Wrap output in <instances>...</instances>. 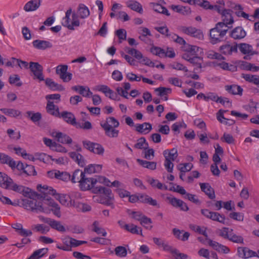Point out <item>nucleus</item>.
Wrapping results in <instances>:
<instances>
[{"label": "nucleus", "mask_w": 259, "mask_h": 259, "mask_svg": "<svg viewBox=\"0 0 259 259\" xmlns=\"http://www.w3.org/2000/svg\"><path fill=\"white\" fill-rule=\"evenodd\" d=\"M41 3V0H30L25 4L23 9L25 12H32L37 10Z\"/></svg>", "instance_id": "obj_16"}, {"label": "nucleus", "mask_w": 259, "mask_h": 259, "mask_svg": "<svg viewBox=\"0 0 259 259\" xmlns=\"http://www.w3.org/2000/svg\"><path fill=\"white\" fill-rule=\"evenodd\" d=\"M33 46L38 50H46L48 48H51L53 47L52 44L49 41L36 39L32 42Z\"/></svg>", "instance_id": "obj_22"}, {"label": "nucleus", "mask_w": 259, "mask_h": 259, "mask_svg": "<svg viewBox=\"0 0 259 259\" xmlns=\"http://www.w3.org/2000/svg\"><path fill=\"white\" fill-rule=\"evenodd\" d=\"M27 176H35L36 175V171L34 168V166L31 165H25L24 172Z\"/></svg>", "instance_id": "obj_63"}, {"label": "nucleus", "mask_w": 259, "mask_h": 259, "mask_svg": "<svg viewBox=\"0 0 259 259\" xmlns=\"http://www.w3.org/2000/svg\"><path fill=\"white\" fill-rule=\"evenodd\" d=\"M150 6L151 7H152L153 10L156 12L165 14L166 16L170 15V14L169 13L166 8L164 7H162L160 4L154 3H150Z\"/></svg>", "instance_id": "obj_44"}, {"label": "nucleus", "mask_w": 259, "mask_h": 259, "mask_svg": "<svg viewBox=\"0 0 259 259\" xmlns=\"http://www.w3.org/2000/svg\"><path fill=\"white\" fill-rule=\"evenodd\" d=\"M200 188L202 191L205 193L208 197L213 199L215 198V194L213 189L208 183H200Z\"/></svg>", "instance_id": "obj_25"}, {"label": "nucleus", "mask_w": 259, "mask_h": 259, "mask_svg": "<svg viewBox=\"0 0 259 259\" xmlns=\"http://www.w3.org/2000/svg\"><path fill=\"white\" fill-rule=\"evenodd\" d=\"M37 189L40 192V194L39 195V198H42L44 200H50L48 195H52L55 196L56 194V191L53 189L51 187H48L47 185L42 186L41 185L37 186Z\"/></svg>", "instance_id": "obj_8"}, {"label": "nucleus", "mask_w": 259, "mask_h": 259, "mask_svg": "<svg viewBox=\"0 0 259 259\" xmlns=\"http://www.w3.org/2000/svg\"><path fill=\"white\" fill-rule=\"evenodd\" d=\"M230 7L236 11L235 14L238 17H242L246 19H248V14L245 13L242 11L243 8L241 5L232 4Z\"/></svg>", "instance_id": "obj_38"}, {"label": "nucleus", "mask_w": 259, "mask_h": 259, "mask_svg": "<svg viewBox=\"0 0 259 259\" xmlns=\"http://www.w3.org/2000/svg\"><path fill=\"white\" fill-rule=\"evenodd\" d=\"M61 24L68 29L74 30V27L79 26L80 22L77 14L74 12L72 14V9L69 8L66 12L65 16L63 18Z\"/></svg>", "instance_id": "obj_4"}, {"label": "nucleus", "mask_w": 259, "mask_h": 259, "mask_svg": "<svg viewBox=\"0 0 259 259\" xmlns=\"http://www.w3.org/2000/svg\"><path fill=\"white\" fill-rule=\"evenodd\" d=\"M29 68L33 75L34 79H37L39 81L45 80L43 75V67L38 62H30Z\"/></svg>", "instance_id": "obj_7"}, {"label": "nucleus", "mask_w": 259, "mask_h": 259, "mask_svg": "<svg viewBox=\"0 0 259 259\" xmlns=\"http://www.w3.org/2000/svg\"><path fill=\"white\" fill-rule=\"evenodd\" d=\"M229 240L236 243H243V238L242 236L230 232Z\"/></svg>", "instance_id": "obj_56"}, {"label": "nucleus", "mask_w": 259, "mask_h": 259, "mask_svg": "<svg viewBox=\"0 0 259 259\" xmlns=\"http://www.w3.org/2000/svg\"><path fill=\"white\" fill-rule=\"evenodd\" d=\"M8 187V188H7L6 189L11 190L19 193H21L22 191L24 190V186L14 183L12 179L11 182L10 183L9 186Z\"/></svg>", "instance_id": "obj_52"}, {"label": "nucleus", "mask_w": 259, "mask_h": 259, "mask_svg": "<svg viewBox=\"0 0 259 259\" xmlns=\"http://www.w3.org/2000/svg\"><path fill=\"white\" fill-rule=\"evenodd\" d=\"M136 130L141 134H148L152 130V125L148 122L142 124H137L136 126Z\"/></svg>", "instance_id": "obj_28"}, {"label": "nucleus", "mask_w": 259, "mask_h": 259, "mask_svg": "<svg viewBox=\"0 0 259 259\" xmlns=\"http://www.w3.org/2000/svg\"><path fill=\"white\" fill-rule=\"evenodd\" d=\"M151 52L156 56L160 57H164V50L157 47H153L151 48Z\"/></svg>", "instance_id": "obj_64"}, {"label": "nucleus", "mask_w": 259, "mask_h": 259, "mask_svg": "<svg viewBox=\"0 0 259 259\" xmlns=\"http://www.w3.org/2000/svg\"><path fill=\"white\" fill-rule=\"evenodd\" d=\"M124 228L131 233L142 235V230L141 228L138 227L136 225L133 224L130 225L126 224L124 225Z\"/></svg>", "instance_id": "obj_45"}, {"label": "nucleus", "mask_w": 259, "mask_h": 259, "mask_svg": "<svg viewBox=\"0 0 259 259\" xmlns=\"http://www.w3.org/2000/svg\"><path fill=\"white\" fill-rule=\"evenodd\" d=\"M48 248H43L34 251L27 259H40L47 253Z\"/></svg>", "instance_id": "obj_43"}, {"label": "nucleus", "mask_w": 259, "mask_h": 259, "mask_svg": "<svg viewBox=\"0 0 259 259\" xmlns=\"http://www.w3.org/2000/svg\"><path fill=\"white\" fill-rule=\"evenodd\" d=\"M231 12L232 11L229 9H224L221 13L222 22L219 23H224L227 26H229V25H232L234 23V20Z\"/></svg>", "instance_id": "obj_15"}, {"label": "nucleus", "mask_w": 259, "mask_h": 259, "mask_svg": "<svg viewBox=\"0 0 259 259\" xmlns=\"http://www.w3.org/2000/svg\"><path fill=\"white\" fill-rule=\"evenodd\" d=\"M33 229L37 232H40L42 234H46L50 230L48 226H45L43 224H38L33 226Z\"/></svg>", "instance_id": "obj_60"}, {"label": "nucleus", "mask_w": 259, "mask_h": 259, "mask_svg": "<svg viewBox=\"0 0 259 259\" xmlns=\"http://www.w3.org/2000/svg\"><path fill=\"white\" fill-rule=\"evenodd\" d=\"M207 56L211 59L224 60V57L222 54L214 52L213 51H209L207 53Z\"/></svg>", "instance_id": "obj_62"}, {"label": "nucleus", "mask_w": 259, "mask_h": 259, "mask_svg": "<svg viewBox=\"0 0 259 259\" xmlns=\"http://www.w3.org/2000/svg\"><path fill=\"white\" fill-rule=\"evenodd\" d=\"M189 62L196 66L195 70L200 69L202 68L203 59L200 57L193 56Z\"/></svg>", "instance_id": "obj_48"}, {"label": "nucleus", "mask_w": 259, "mask_h": 259, "mask_svg": "<svg viewBox=\"0 0 259 259\" xmlns=\"http://www.w3.org/2000/svg\"><path fill=\"white\" fill-rule=\"evenodd\" d=\"M226 111L220 109L217 114V119L222 123L226 125H231L235 123V121L232 119H227L224 116V113Z\"/></svg>", "instance_id": "obj_27"}, {"label": "nucleus", "mask_w": 259, "mask_h": 259, "mask_svg": "<svg viewBox=\"0 0 259 259\" xmlns=\"http://www.w3.org/2000/svg\"><path fill=\"white\" fill-rule=\"evenodd\" d=\"M55 198L62 205L68 207L72 206V203L73 200L71 199L70 196L68 195L56 193Z\"/></svg>", "instance_id": "obj_19"}, {"label": "nucleus", "mask_w": 259, "mask_h": 259, "mask_svg": "<svg viewBox=\"0 0 259 259\" xmlns=\"http://www.w3.org/2000/svg\"><path fill=\"white\" fill-rule=\"evenodd\" d=\"M229 28V26H225L224 23H218L215 27L210 30L211 43L216 44L222 41Z\"/></svg>", "instance_id": "obj_2"}, {"label": "nucleus", "mask_w": 259, "mask_h": 259, "mask_svg": "<svg viewBox=\"0 0 259 259\" xmlns=\"http://www.w3.org/2000/svg\"><path fill=\"white\" fill-rule=\"evenodd\" d=\"M0 110L5 114L12 117H17L21 114V112L18 110L12 108H1Z\"/></svg>", "instance_id": "obj_40"}, {"label": "nucleus", "mask_w": 259, "mask_h": 259, "mask_svg": "<svg viewBox=\"0 0 259 259\" xmlns=\"http://www.w3.org/2000/svg\"><path fill=\"white\" fill-rule=\"evenodd\" d=\"M82 145L84 148L95 154L103 155L104 154V148L99 143L84 140L82 141Z\"/></svg>", "instance_id": "obj_6"}, {"label": "nucleus", "mask_w": 259, "mask_h": 259, "mask_svg": "<svg viewBox=\"0 0 259 259\" xmlns=\"http://www.w3.org/2000/svg\"><path fill=\"white\" fill-rule=\"evenodd\" d=\"M46 84L53 91H64V88L63 85L59 84L53 80L51 78H47L45 80Z\"/></svg>", "instance_id": "obj_29"}, {"label": "nucleus", "mask_w": 259, "mask_h": 259, "mask_svg": "<svg viewBox=\"0 0 259 259\" xmlns=\"http://www.w3.org/2000/svg\"><path fill=\"white\" fill-rule=\"evenodd\" d=\"M98 182L97 179L95 178H84L79 184L80 189L83 191L88 190H92L94 194H101L105 193L109 194L110 193V189L102 186H96V184Z\"/></svg>", "instance_id": "obj_1"}, {"label": "nucleus", "mask_w": 259, "mask_h": 259, "mask_svg": "<svg viewBox=\"0 0 259 259\" xmlns=\"http://www.w3.org/2000/svg\"><path fill=\"white\" fill-rule=\"evenodd\" d=\"M139 201L143 203L148 204L153 206H157L159 207L156 200L153 199L149 195L144 194H138Z\"/></svg>", "instance_id": "obj_17"}, {"label": "nucleus", "mask_w": 259, "mask_h": 259, "mask_svg": "<svg viewBox=\"0 0 259 259\" xmlns=\"http://www.w3.org/2000/svg\"><path fill=\"white\" fill-rule=\"evenodd\" d=\"M77 13L81 19H85L89 16L90 12L88 8L84 4L79 5L77 9Z\"/></svg>", "instance_id": "obj_31"}, {"label": "nucleus", "mask_w": 259, "mask_h": 259, "mask_svg": "<svg viewBox=\"0 0 259 259\" xmlns=\"http://www.w3.org/2000/svg\"><path fill=\"white\" fill-rule=\"evenodd\" d=\"M137 161L138 163L145 168L151 170H154L156 168L157 163L154 161H148L146 160L137 159Z\"/></svg>", "instance_id": "obj_41"}, {"label": "nucleus", "mask_w": 259, "mask_h": 259, "mask_svg": "<svg viewBox=\"0 0 259 259\" xmlns=\"http://www.w3.org/2000/svg\"><path fill=\"white\" fill-rule=\"evenodd\" d=\"M0 163L7 164L10 167H14V160L7 154L3 153H0Z\"/></svg>", "instance_id": "obj_36"}, {"label": "nucleus", "mask_w": 259, "mask_h": 259, "mask_svg": "<svg viewBox=\"0 0 259 259\" xmlns=\"http://www.w3.org/2000/svg\"><path fill=\"white\" fill-rule=\"evenodd\" d=\"M0 163L7 164L10 167H14V160L7 154L3 153H0Z\"/></svg>", "instance_id": "obj_35"}, {"label": "nucleus", "mask_w": 259, "mask_h": 259, "mask_svg": "<svg viewBox=\"0 0 259 259\" xmlns=\"http://www.w3.org/2000/svg\"><path fill=\"white\" fill-rule=\"evenodd\" d=\"M84 172L79 170L76 169L74 171L72 176L71 181L72 183H79L82 181V180L85 177Z\"/></svg>", "instance_id": "obj_37"}, {"label": "nucleus", "mask_w": 259, "mask_h": 259, "mask_svg": "<svg viewBox=\"0 0 259 259\" xmlns=\"http://www.w3.org/2000/svg\"><path fill=\"white\" fill-rule=\"evenodd\" d=\"M170 8L173 11L184 15H189L191 13V9L188 7L172 5L170 6Z\"/></svg>", "instance_id": "obj_30"}, {"label": "nucleus", "mask_w": 259, "mask_h": 259, "mask_svg": "<svg viewBox=\"0 0 259 259\" xmlns=\"http://www.w3.org/2000/svg\"><path fill=\"white\" fill-rule=\"evenodd\" d=\"M102 168V165L91 164L84 168V172L90 174L99 172Z\"/></svg>", "instance_id": "obj_42"}, {"label": "nucleus", "mask_w": 259, "mask_h": 259, "mask_svg": "<svg viewBox=\"0 0 259 259\" xmlns=\"http://www.w3.org/2000/svg\"><path fill=\"white\" fill-rule=\"evenodd\" d=\"M0 163L7 164L10 167H14V160L7 154L3 153H0Z\"/></svg>", "instance_id": "obj_34"}, {"label": "nucleus", "mask_w": 259, "mask_h": 259, "mask_svg": "<svg viewBox=\"0 0 259 259\" xmlns=\"http://www.w3.org/2000/svg\"><path fill=\"white\" fill-rule=\"evenodd\" d=\"M238 45L237 44H231L227 43L220 47V51L222 54L226 56L231 55L233 53H237Z\"/></svg>", "instance_id": "obj_11"}, {"label": "nucleus", "mask_w": 259, "mask_h": 259, "mask_svg": "<svg viewBox=\"0 0 259 259\" xmlns=\"http://www.w3.org/2000/svg\"><path fill=\"white\" fill-rule=\"evenodd\" d=\"M246 35L245 31L242 27H237L233 29L230 33V36L234 39H240Z\"/></svg>", "instance_id": "obj_24"}, {"label": "nucleus", "mask_w": 259, "mask_h": 259, "mask_svg": "<svg viewBox=\"0 0 259 259\" xmlns=\"http://www.w3.org/2000/svg\"><path fill=\"white\" fill-rule=\"evenodd\" d=\"M49 205L52 207L51 210L53 213L58 218L61 217L60 207L59 205L53 200H50Z\"/></svg>", "instance_id": "obj_51"}, {"label": "nucleus", "mask_w": 259, "mask_h": 259, "mask_svg": "<svg viewBox=\"0 0 259 259\" xmlns=\"http://www.w3.org/2000/svg\"><path fill=\"white\" fill-rule=\"evenodd\" d=\"M209 219L220 222L222 224H225V217L224 215H221L217 212L212 211L210 215Z\"/></svg>", "instance_id": "obj_46"}, {"label": "nucleus", "mask_w": 259, "mask_h": 259, "mask_svg": "<svg viewBox=\"0 0 259 259\" xmlns=\"http://www.w3.org/2000/svg\"><path fill=\"white\" fill-rule=\"evenodd\" d=\"M238 255L240 257L248 258L257 256V253L247 247H239L237 248Z\"/></svg>", "instance_id": "obj_13"}, {"label": "nucleus", "mask_w": 259, "mask_h": 259, "mask_svg": "<svg viewBox=\"0 0 259 259\" xmlns=\"http://www.w3.org/2000/svg\"><path fill=\"white\" fill-rule=\"evenodd\" d=\"M52 135L57 139L58 142L62 144H71L72 142L70 137L61 132H54Z\"/></svg>", "instance_id": "obj_18"}, {"label": "nucleus", "mask_w": 259, "mask_h": 259, "mask_svg": "<svg viewBox=\"0 0 259 259\" xmlns=\"http://www.w3.org/2000/svg\"><path fill=\"white\" fill-rule=\"evenodd\" d=\"M193 167V164L191 163H185L183 164H180L178 166V169L181 172H186V171H190Z\"/></svg>", "instance_id": "obj_59"}, {"label": "nucleus", "mask_w": 259, "mask_h": 259, "mask_svg": "<svg viewBox=\"0 0 259 259\" xmlns=\"http://www.w3.org/2000/svg\"><path fill=\"white\" fill-rule=\"evenodd\" d=\"M71 89L78 92L83 97H90L93 95V93L90 91L89 88L88 87L75 85L72 87Z\"/></svg>", "instance_id": "obj_21"}, {"label": "nucleus", "mask_w": 259, "mask_h": 259, "mask_svg": "<svg viewBox=\"0 0 259 259\" xmlns=\"http://www.w3.org/2000/svg\"><path fill=\"white\" fill-rule=\"evenodd\" d=\"M28 117L34 122L39 121L41 118V114L39 112L33 113L32 111H27L26 112Z\"/></svg>", "instance_id": "obj_55"}, {"label": "nucleus", "mask_w": 259, "mask_h": 259, "mask_svg": "<svg viewBox=\"0 0 259 259\" xmlns=\"http://www.w3.org/2000/svg\"><path fill=\"white\" fill-rule=\"evenodd\" d=\"M47 112L55 117H58L60 115L59 108L55 105L53 102L48 101L46 106Z\"/></svg>", "instance_id": "obj_26"}, {"label": "nucleus", "mask_w": 259, "mask_h": 259, "mask_svg": "<svg viewBox=\"0 0 259 259\" xmlns=\"http://www.w3.org/2000/svg\"><path fill=\"white\" fill-rule=\"evenodd\" d=\"M73 241V238L69 236H66L62 239L63 245L57 244L56 247L58 249L65 250L70 251L72 248V243Z\"/></svg>", "instance_id": "obj_23"}, {"label": "nucleus", "mask_w": 259, "mask_h": 259, "mask_svg": "<svg viewBox=\"0 0 259 259\" xmlns=\"http://www.w3.org/2000/svg\"><path fill=\"white\" fill-rule=\"evenodd\" d=\"M225 90L230 94L233 95H242L243 89L237 84L226 85L225 86Z\"/></svg>", "instance_id": "obj_20"}, {"label": "nucleus", "mask_w": 259, "mask_h": 259, "mask_svg": "<svg viewBox=\"0 0 259 259\" xmlns=\"http://www.w3.org/2000/svg\"><path fill=\"white\" fill-rule=\"evenodd\" d=\"M128 7L132 10L136 11L140 14L143 12V8L142 5L137 2H133L128 5Z\"/></svg>", "instance_id": "obj_58"}, {"label": "nucleus", "mask_w": 259, "mask_h": 259, "mask_svg": "<svg viewBox=\"0 0 259 259\" xmlns=\"http://www.w3.org/2000/svg\"><path fill=\"white\" fill-rule=\"evenodd\" d=\"M93 230L98 234H101L103 236H106V232L105 230L99 227V223L97 221H95L93 224Z\"/></svg>", "instance_id": "obj_54"}, {"label": "nucleus", "mask_w": 259, "mask_h": 259, "mask_svg": "<svg viewBox=\"0 0 259 259\" xmlns=\"http://www.w3.org/2000/svg\"><path fill=\"white\" fill-rule=\"evenodd\" d=\"M11 182V178L5 173L0 172V187L6 189Z\"/></svg>", "instance_id": "obj_39"}, {"label": "nucleus", "mask_w": 259, "mask_h": 259, "mask_svg": "<svg viewBox=\"0 0 259 259\" xmlns=\"http://www.w3.org/2000/svg\"><path fill=\"white\" fill-rule=\"evenodd\" d=\"M148 143L146 142V139L144 137H141L137 140V142L134 145V147L136 149L145 150L148 149Z\"/></svg>", "instance_id": "obj_47"}, {"label": "nucleus", "mask_w": 259, "mask_h": 259, "mask_svg": "<svg viewBox=\"0 0 259 259\" xmlns=\"http://www.w3.org/2000/svg\"><path fill=\"white\" fill-rule=\"evenodd\" d=\"M59 118H62L64 121L67 123L76 126L77 122L74 115L70 112L66 111H63L60 113Z\"/></svg>", "instance_id": "obj_14"}, {"label": "nucleus", "mask_w": 259, "mask_h": 259, "mask_svg": "<svg viewBox=\"0 0 259 259\" xmlns=\"http://www.w3.org/2000/svg\"><path fill=\"white\" fill-rule=\"evenodd\" d=\"M155 91L158 93V96L162 97L170 94L171 92V90L170 88L159 87L155 89Z\"/></svg>", "instance_id": "obj_61"}, {"label": "nucleus", "mask_w": 259, "mask_h": 259, "mask_svg": "<svg viewBox=\"0 0 259 259\" xmlns=\"http://www.w3.org/2000/svg\"><path fill=\"white\" fill-rule=\"evenodd\" d=\"M167 200L169 203L175 207H179L181 210L187 211L189 210V207L187 204L181 199H177L174 197H167Z\"/></svg>", "instance_id": "obj_12"}, {"label": "nucleus", "mask_w": 259, "mask_h": 259, "mask_svg": "<svg viewBox=\"0 0 259 259\" xmlns=\"http://www.w3.org/2000/svg\"><path fill=\"white\" fill-rule=\"evenodd\" d=\"M241 76L246 81L252 83L259 87V75L243 73Z\"/></svg>", "instance_id": "obj_33"}, {"label": "nucleus", "mask_w": 259, "mask_h": 259, "mask_svg": "<svg viewBox=\"0 0 259 259\" xmlns=\"http://www.w3.org/2000/svg\"><path fill=\"white\" fill-rule=\"evenodd\" d=\"M29 198L23 201L24 207L27 210H30L35 212H45L44 208L42 207V203L41 202H38L36 199Z\"/></svg>", "instance_id": "obj_5"}, {"label": "nucleus", "mask_w": 259, "mask_h": 259, "mask_svg": "<svg viewBox=\"0 0 259 259\" xmlns=\"http://www.w3.org/2000/svg\"><path fill=\"white\" fill-rule=\"evenodd\" d=\"M102 193L105 194L107 197V198H106V199L104 201H102V200H97V201H98V202H99L100 203H101L102 204H105V205H107L108 206H111L112 208H114V206L113 204V203L112 201L113 196H112L111 190H110V193L109 194H107L105 193H101V194H102Z\"/></svg>", "instance_id": "obj_57"}, {"label": "nucleus", "mask_w": 259, "mask_h": 259, "mask_svg": "<svg viewBox=\"0 0 259 259\" xmlns=\"http://www.w3.org/2000/svg\"><path fill=\"white\" fill-rule=\"evenodd\" d=\"M119 125V123L113 117H109L106 121L101 123V126L105 131V135L110 138H117L118 136L119 131L115 129Z\"/></svg>", "instance_id": "obj_3"}, {"label": "nucleus", "mask_w": 259, "mask_h": 259, "mask_svg": "<svg viewBox=\"0 0 259 259\" xmlns=\"http://www.w3.org/2000/svg\"><path fill=\"white\" fill-rule=\"evenodd\" d=\"M165 159L175 161L178 156V150L176 148H172L171 150H165L163 152Z\"/></svg>", "instance_id": "obj_32"}, {"label": "nucleus", "mask_w": 259, "mask_h": 259, "mask_svg": "<svg viewBox=\"0 0 259 259\" xmlns=\"http://www.w3.org/2000/svg\"><path fill=\"white\" fill-rule=\"evenodd\" d=\"M52 228L55 229L61 232H64L66 231L65 227L61 225V223L52 219L50 225Z\"/></svg>", "instance_id": "obj_50"}, {"label": "nucleus", "mask_w": 259, "mask_h": 259, "mask_svg": "<svg viewBox=\"0 0 259 259\" xmlns=\"http://www.w3.org/2000/svg\"><path fill=\"white\" fill-rule=\"evenodd\" d=\"M180 30L187 35L192 36L198 39H202L203 37L202 32L198 29L193 27L181 26Z\"/></svg>", "instance_id": "obj_9"}, {"label": "nucleus", "mask_w": 259, "mask_h": 259, "mask_svg": "<svg viewBox=\"0 0 259 259\" xmlns=\"http://www.w3.org/2000/svg\"><path fill=\"white\" fill-rule=\"evenodd\" d=\"M238 47L241 53L246 55L244 57V59L249 60L250 59V56L258 54V52L257 51H253L252 46L249 44L241 43L239 44Z\"/></svg>", "instance_id": "obj_10"}, {"label": "nucleus", "mask_w": 259, "mask_h": 259, "mask_svg": "<svg viewBox=\"0 0 259 259\" xmlns=\"http://www.w3.org/2000/svg\"><path fill=\"white\" fill-rule=\"evenodd\" d=\"M115 254L118 257H124L127 255V249L124 246H118L114 249Z\"/></svg>", "instance_id": "obj_53"}, {"label": "nucleus", "mask_w": 259, "mask_h": 259, "mask_svg": "<svg viewBox=\"0 0 259 259\" xmlns=\"http://www.w3.org/2000/svg\"><path fill=\"white\" fill-rule=\"evenodd\" d=\"M24 196L28 197L29 198H39V195L36 192L32 191L31 190L28 188L24 187V190L22 191V193Z\"/></svg>", "instance_id": "obj_49"}]
</instances>
